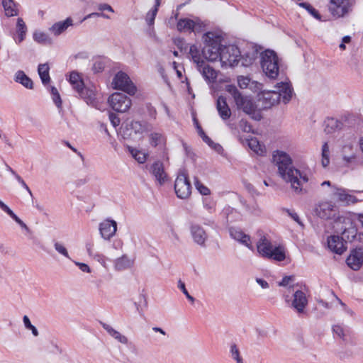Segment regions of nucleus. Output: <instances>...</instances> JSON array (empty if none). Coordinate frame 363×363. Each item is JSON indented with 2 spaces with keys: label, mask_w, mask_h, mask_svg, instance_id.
<instances>
[{
  "label": "nucleus",
  "mask_w": 363,
  "mask_h": 363,
  "mask_svg": "<svg viewBox=\"0 0 363 363\" xmlns=\"http://www.w3.org/2000/svg\"><path fill=\"white\" fill-rule=\"evenodd\" d=\"M273 161L278 167L280 177L286 182L290 183L291 189L296 194L306 193L303 185L308 182V177L293 166L292 160L287 153L279 150L274 151Z\"/></svg>",
  "instance_id": "f257e3e1"
},
{
  "label": "nucleus",
  "mask_w": 363,
  "mask_h": 363,
  "mask_svg": "<svg viewBox=\"0 0 363 363\" xmlns=\"http://www.w3.org/2000/svg\"><path fill=\"white\" fill-rule=\"evenodd\" d=\"M274 91H264L258 95L257 106L262 109H268L277 104L279 101L287 104L293 96V88L290 82L277 83Z\"/></svg>",
  "instance_id": "f03ea898"
},
{
  "label": "nucleus",
  "mask_w": 363,
  "mask_h": 363,
  "mask_svg": "<svg viewBox=\"0 0 363 363\" xmlns=\"http://www.w3.org/2000/svg\"><path fill=\"white\" fill-rule=\"evenodd\" d=\"M260 65L268 78L277 79L279 73L280 60L274 51L266 50L262 52L260 55Z\"/></svg>",
  "instance_id": "7ed1b4c3"
},
{
  "label": "nucleus",
  "mask_w": 363,
  "mask_h": 363,
  "mask_svg": "<svg viewBox=\"0 0 363 363\" xmlns=\"http://www.w3.org/2000/svg\"><path fill=\"white\" fill-rule=\"evenodd\" d=\"M258 252L263 257L277 262L284 261L286 258L285 250L281 246H273L270 240L265 235L262 236L257 243Z\"/></svg>",
  "instance_id": "20e7f679"
},
{
  "label": "nucleus",
  "mask_w": 363,
  "mask_h": 363,
  "mask_svg": "<svg viewBox=\"0 0 363 363\" xmlns=\"http://www.w3.org/2000/svg\"><path fill=\"white\" fill-rule=\"evenodd\" d=\"M205 45L202 49L203 57L208 61H216L220 58L221 52L220 39L213 32H207L203 35Z\"/></svg>",
  "instance_id": "39448f33"
},
{
  "label": "nucleus",
  "mask_w": 363,
  "mask_h": 363,
  "mask_svg": "<svg viewBox=\"0 0 363 363\" xmlns=\"http://www.w3.org/2000/svg\"><path fill=\"white\" fill-rule=\"evenodd\" d=\"M355 235L356 230L354 228H350L342 232V237L331 235L328 238V247L332 252L342 255L347 248V241L345 238L352 241L355 238Z\"/></svg>",
  "instance_id": "423d86ee"
},
{
  "label": "nucleus",
  "mask_w": 363,
  "mask_h": 363,
  "mask_svg": "<svg viewBox=\"0 0 363 363\" xmlns=\"http://www.w3.org/2000/svg\"><path fill=\"white\" fill-rule=\"evenodd\" d=\"M226 90L233 96L238 109L242 110L248 115L255 113L257 106L250 97L242 95L234 85H228Z\"/></svg>",
  "instance_id": "0eeeda50"
},
{
  "label": "nucleus",
  "mask_w": 363,
  "mask_h": 363,
  "mask_svg": "<svg viewBox=\"0 0 363 363\" xmlns=\"http://www.w3.org/2000/svg\"><path fill=\"white\" fill-rule=\"evenodd\" d=\"M241 52L238 46L229 45L222 46L220 55V61L222 67H234L240 60Z\"/></svg>",
  "instance_id": "6e6552de"
},
{
  "label": "nucleus",
  "mask_w": 363,
  "mask_h": 363,
  "mask_svg": "<svg viewBox=\"0 0 363 363\" xmlns=\"http://www.w3.org/2000/svg\"><path fill=\"white\" fill-rule=\"evenodd\" d=\"M174 190L178 198L187 199L191 194V185L184 169H180L174 182Z\"/></svg>",
  "instance_id": "1a4fd4ad"
},
{
  "label": "nucleus",
  "mask_w": 363,
  "mask_h": 363,
  "mask_svg": "<svg viewBox=\"0 0 363 363\" xmlns=\"http://www.w3.org/2000/svg\"><path fill=\"white\" fill-rule=\"evenodd\" d=\"M113 87L134 95L136 92V86L133 84L128 75L123 72H118L114 77L112 82Z\"/></svg>",
  "instance_id": "9d476101"
},
{
  "label": "nucleus",
  "mask_w": 363,
  "mask_h": 363,
  "mask_svg": "<svg viewBox=\"0 0 363 363\" xmlns=\"http://www.w3.org/2000/svg\"><path fill=\"white\" fill-rule=\"evenodd\" d=\"M108 102L113 110L120 113H125L131 106V100L122 93L112 94L108 99Z\"/></svg>",
  "instance_id": "9b49d317"
},
{
  "label": "nucleus",
  "mask_w": 363,
  "mask_h": 363,
  "mask_svg": "<svg viewBox=\"0 0 363 363\" xmlns=\"http://www.w3.org/2000/svg\"><path fill=\"white\" fill-rule=\"evenodd\" d=\"M337 211V206L330 201H320L315 204L314 212L321 219L328 220L335 217Z\"/></svg>",
  "instance_id": "f8f14e48"
},
{
  "label": "nucleus",
  "mask_w": 363,
  "mask_h": 363,
  "mask_svg": "<svg viewBox=\"0 0 363 363\" xmlns=\"http://www.w3.org/2000/svg\"><path fill=\"white\" fill-rule=\"evenodd\" d=\"M352 5V0H330L329 10L333 16L340 18L348 13Z\"/></svg>",
  "instance_id": "ddd939ff"
},
{
  "label": "nucleus",
  "mask_w": 363,
  "mask_h": 363,
  "mask_svg": "<svg viewBox=\"0 0 363 363\" xmlns=\"http://www.w3.org/2000/svg\"><path fill=\"white\" fill-rule=\"evenodd\" d=\"M150 173L154 177L155 182L160 186L164 185L168 180V175L164 170L162 162L157 160L147 167Z\"/></svg>",
  "instance_id": "4468645a"
},
{
  "label": "nucleus",
  "mask_w": 363,
  "mask_h": 363,
  "mask_svg": "<svg viewBox=\"0 0 363 363\" xmlns=\"http://www.w3.org/2000/svg\"><path fill=\"white\" fill-rule=\"evenodd\" d=\"M333 196L337 198V201L345 206L354 204L358 202V199L349 194V190L333 185L332 186Z\"/></svg>",
  "instance_id": "2eb2a0df"
},
{
  "label": "nucleus",
  "mask_w": 363,
  "mask_h": 363,
  "mask_svg": "<svg viewBox=\"0 0 363 363\" xmlns=\"http://www.w3.org/2000/svg\"><path fill=\"white\" fill-rule=\"evenodd\" d=\"M177 28L179 32H199L201 30L202 23L198 18H180L177 22Z\"/></svg>",
  "instance_id": "dca6fc26"
},
{
  "label": "nucleus",
  "mask_w": 363,
  "mask_h": 363,
  "mask_svg": "<svg viewBox=\"0 0 363 363\" xmlns=\"http://www.w3.org/2000/svg\"><path fill=\"white\" fill-rule=\"evenodd\" d=\"M293 296L291 308H293L298 315L305 313V309L308 302L306 294L301 290H297L294 293Z\"/></svg>",
  "instance_id": "f3484780"
},
{
  "label": "nucleus",
  "mask_w": 363,
  "mask_h": 363,
  "mask_svg": "<svg viewBox=\"0 0 363 363\" xmlns=\"http://www.w3.org/2000/svg\"><path fill=\"white\" fill-rule=\"evenodd\" d=\"M190 233L193 240L201 247H206L208 234L199 224L192 223L190 226Z\"/></svg>",
  "instance_id": "a211bd4d"
},
{
  "label": "nucleus",
  "mask_w": 363,
  "mask_h": 363,
  "mask_svg": "<svg viewBox=\"0 0 363 363\" xmlns=\"http://www.w3.org/2000/svg\"><path fill=\"white\" fill-rule=\"evenodd\" d=\"M117 230V223L113 220L106 219L99 224V231L105 240H110L115 235Z\"/></svg>",
  "instance_id": "6ab92c4d"
},
{
  "label": "nucleus",
  "mask_w": 363,
  "mask_h": 363,
  "mask_svg": "<svg viewBox=\"0 0 363 363\" xmlns=\"http://www.w3.org/2000/svg\"><path fill=\"white\" fill-rule=\"evenodd\" d=\"M347 264L352 269L357 271L363 264V251L361 248L353 250L346 259Z\"/></svg>",
  "instance_id": "aec40b11"
},
{
  "label": "nucleus",
  "mask_w": 363,
  "mask_h": 363,
  "mask_svg": "<svg viewBox=\"0 0 363 363\" xmlns=\"http://www.w3.org/2000/svg\"><path fill=\"white\" fill-rule=\"evenodd\" d=\"M145 130V123L133 121L127 123L123 129V135L124 138H130L133 133L142 134Z\"/></svg>",
  "instance_id": "412c9836"
},
{
  "label": "nucleus",
  "mask_w": 363,
  "mask_h": 363,
  "mask_svg": "<svg viewBox=\"0 0 363 363\" xmlns=\"http://www.w3.org/2000/svg\"><path fill=\"white\" fill-rule=\"evenodd\" d=\"M229 233L232 238L245 245L249 249H252L250 235L245 234L240 228L231 227L229 228Z\"/></svg>",
  "instance_id": "4be33fe9"
},
{
  "label": "nucleus",
  "mask_w": 363,
  "mask_h": 363,
  "mask_svg": "<svg viewBox=\"0 0 363 363\" xmlns=\"http://www.w3.org/2000/svg\"><path fill=\"white\" fill-rule=\"evenodd\" d=\"M77 93L81 98L84 99L88 105L97 109H101V105L96 99L95 93L93 90L87 89L84 86L82 91H78Z\"/></svg>",
  "instance_id": "5701e85b"
},
{
  "label": "nucleus",
  "mask_w": 363,
  "mask_h": 363,
  "mask_svg": "<svg viewBox=\"0 0 363 363\" xmlns=\"http://www.w3.org/2000/svg\"><path fill=\"white\" fill-rule=\"evenodd\" d=\"M197 68L206 82H213L216 80L217 77L216 70L207 65L205 61L201 63V66H197Z\"/></svg>",
  "instance_id": "b1692460"
},
{
  "label": "nucleus",
  "mask_w": 363,
  "mask_h": 363,
  "mask_svg": "<svg viewBox=\"0 0 363 363\" xmlns=\"http://www.w3.org/2000/svg\"><path fill=\"white\" fill-rule=\"evenodd\" d=\"M216 108L220 117L223 120H227L230 117L231 111L225 97L220 96L218 98L216 101Z\"/></svg>",
  "instance_id": "393cba45"
},
{
  "label": "nucleus",
  "mask_w": 363,
  "mask_h": 363,
  "mask_svg": "<svg viewBox=\"0 0 363 363\" xmlns=\"http://www.w3.org/2000/svg\"><path fill=\"white\" fill-rule=\"evenodd\" d=\"M73 20L69 17L65 21H58L54 23L49 30L55 36H58L65 31L69 26H72Z\"/></svg>",
  "instance_id": "a878e982"
},
{
  "label": "nucleus",
  "mask_w": 363,
  "mask_h": 363,
  "mask_svg": "<svg viewBox=\"0 0 363 363\" xmlns=\"http://www.w3.org/2000/svg\"><path fill=\"white\" fill-rule=\"evenodd\" d=\"M14 80L16 82L21 84L26 89H33V82L32 79L22 70H18L16 72Z\"/></svg>",
  "instance_id": "bb28decb"
},
{
  "label": "nucleus",
  "mask_w": 363,
  "mask_h": 363,
  "mask_svg": "<svg viewBox=\"0 0 363 363\" xmlns=\"http://www.w3.org/2000/svg\"><path fill=\"white\" fill-rule=\"evenodd\" d=\"M100 323L102 325L103 328L112 337H113L114 339H116L117 341H118L119 342H121L122 344H124V345L128 344V338L125 335L121 334L118 331L116 330L111 325H109L105 323L101 322Z\"/></svg>",
  "instance_id": "cd10ccee"
},
{
  "label": "nucleus",
  "mask_w": 363,
  "mask_h": 363,
  "mask_svg": "<svg viewBox=\"0 0 363 363\" xmlns=\"http://www.w3.org/2000/svg\"><path fill=\"white\" fill-rule=\"evenodd\" d=\"M342 123L334 118H327L324 121V131L327 134L332 133L342 128Z\"/></svg>",
  "instance_id": "c85d7f7f"
},
{
  "label": "nucleus",
  "mask_w": 363,
  "mask_h": 363,
  "mask_svg": "<svg viewBox=\"0 0 363 363\" xmlns=\"http://www.w3.org/2000/svg\"><path fill=\"white\" fill-rule=\"evenodd\" d=\"M16 28L17 38L14 40L16 43L19 44L25 39L27 33V27L23 18H18Z\"/></svg>",
  "instance_id": "c756f323"
},
{
  "label": "nucleus",
  "mask_w": 363,
  "mask_h": 363,
  "mask_svg": "<svg viewBox=\"0 0 363 363\" xmlns=\"http://www.w3.org/2000/svg\"><path fill=\"white\" fill-rule=\"evenodd\" d=\"M1 3L6 16H16L18 14L17 5L13 0H2Z\"/></svg>",
  "instance_id": "7c9ffc66"
},
{
  "label": "nucleus",
  "mask_w": 363,
  "mask_h": 363,
  "mask_svg": "<svg viewBox=\"0 0 363 363\" xmlns=\"http://www.w3.org/2000/svg\"><path fill=\"white\" fill-rule=\"evenodd\" d=\"M248 147L257 155H264L266 152L265 147L262 145L256 138L246 139Z\"/></svg>",
  "instance_id": "2f4dec72"
},
{
  "label": "nucleus",
  "mask_w": 363,
  "mask_h": 363,
  "mask_svg": "<svg viewBox=\"0 0 363 363\" xmlns=\"http://www.w3.org/2000/svg\"><path fill=\"white\" fill-rule=\"evenodd\" d=\"M133 265V260H131L127 255L122 257L115 260L114 267L117 271H123L129 269Z\"/></svg>",
  "instance_id": "473e14b6"
},
{
  "label": "nucleus",
  "mask_w": 363,
  "mask_h": 363,
  "mask_svg": "<svg viewBox=\"0 0 363 363\" xmlns=\"http://www.w3.org/2000/svg\"><path fill=\"white\" fill-rule=\"evenodd\" d=\"M342 152L343 160L347 164L352 162L355 159L354 145L352 143L345 145Z\"/></svg>",
  "instance_id": "72a5a7b5"
},
{
  "label": "nucleus",
  "mask_w": 363,
  "mask_h": 363,
  "mask_svg": "<svg viewBox=\"0 0 363 363\" xmlns=\"http://www.w3.org/2000/svg\"><path fill=\"white\" fill-rule=\"evenodd\" d=\"M189 54L193 62L196 64V66H201V63L203 62L202 51H200L199 48L196 45L190 46Z\"/></svg>",
  "instance_id": "f704fd0d"
},
{
  "label": "nucleus",
  "mask_w": 363,
  "mask_h": 363,
  "mask_svg": "<svg viewBox=\"0 0 363 363\" xmlns=\"http://www.w3.org/2000/svg\"><path fill=\"white\" fill-rule=\"evenodd\" d=\"M49 71L50 67L48 63L40 64L38 65V72L44 86H46L50 81Z\"/></svg>",
  "instance_id": "c9c22d12"
},
{
  "label": "nucleus",
  "mask_w": 363,
  "mask_h": 363,
  "mask_svg": "<svg viewBox=\"0 0 363 363\" xmlns=\"http://www.w3.org/2000/svg\"><path fill=\"white\" fill-rule=\"evenodd\" d=\"M69 82L71 84L72 88L77 92L82 91L83 88L84 82L81 79L79 74L76 72H72L69 74Z\"/></svg>",
  "instance_id": "e433bc0d"
},
{
  "label": "nucleus",
  "mask_w": 363,
  "mask_h": 363,
  "mask_svg": "<svg viewBox=\"0 0 363 363\" xmlns=\"http://www.w3.org/2000/svg\"><path fill=\"white\" fill-rule=\"evenodd\" d=\"M150 143L153 147L163 145L165 143V137L160 133H152L150 135Z\"/></svg>",
  "instance_id": "4c0bfd02"
},
{
  "label": "nucleus",
  "mask_w": 363,
  "mask_h": 363,
  "mask_svg": "<svg viewBox=\"0 0 363 363\" xmlns=\"http://www.w3.org/2000/svg\"><path fill=\"white\" fill-rule=\"evenodd\" d=\"M48 89L50 91L52 101L58 108H62V99L57 89L52 86H48Z\"/></svg>",
  "instance_id": "58836bf2"
},
{
  "label": "nucleus",
  "mask_w": 363,
  "mask_h": 363,
  "mask_svg": "<svg viewBox=\"0 0 363 363\" xmlns=\"http://www.w3.org/2000/svg\"><path fill=\"white\" fill-rule=\"evenodd\" d=\"M321 157V163L323 167H328L330 164V150L327 142H325L322 146Z\"/></svg>",
  "instance_id": "ea45409f"
},
{
  "label": "nucleus",
  "mask_w": 363,
  "mask_h": 363,
  "mask_svg": "<svg viewBox=\"0 0 363 363\" xmlns=\"http://www.w3.org/2000/svg\"><path fill=\"white\" fill-rule=\"evenodd\" d=\"M257 57V52H252L251 53L246 52L243 55H241L240 60L242 61V65L244 67H247L252 65L255 60Z\"/></svg>",
  "instance_id": "a19ab883"
},
{
  "label": "nucleus",
  "mask_w": 363,
  "mask_h": 363,
  "mask_svg": "<svg viewBox=\"0 0 363 363\" xmlns=\"http://www.w3.org/2000/svg\"><path fill=\"white\" fill-rule=\"evenodd\" d=\"M299 6L305 9L315 19L320 20L321 16L318 11L307 2H301L298 4Z\"/></svg>",
  "instance_id": "79ce46f5"
},
{
  "label": "nucleus",
  "mask_w": 363,
  "mask_h": 363,
  "mask_svg": "<svg viewBox=\"0 0 363 363\" xmlns=\"http://www.w3.org/2000/svg\"><path fill=\"white\" fill-rule=\"evenodd\" d=\"M105 67V62L103 59L97 57L93 60L92 70L94 73L101 72Z\"/></svg>",
  "instance_id": "37998d69"
},
{
  "label": "nucleus",
  "mask_w": 363,
  "mask_h": 363,
  "mask_svg": "<svg viewBox=\"0 0 363 363\" xmlns=\"http://www.w3.org/2000/svg\"><path fill=\"white\" fill-rule=\"evenodd\" d=\"M130 152L132 156L140 164H143L147 160V155L144 152L136 150V149H130Z\"/></svg>",
  "instance_id": "c03bdc74"
},
{
  "label": "nucleus",
  "mask_w": 363,
  "mask_h": 363,
  "mask_svg": "<svg viewBox=\"0 0 363 363\" xmlns=\"http://www.w3.org/2000/svg\"><path fill=\"white\" fill-rule=\"evenodd\" d=\"M194 184L199 193L203 196H208L211 194L210 189L204 186L197 177H194Z\"/></svg>",
  "instance_id": "a18cd8bd"
},
{
  "label": "nucleus",
  "mask_w": 363,
  "mask_h": 363,
  "mask_svg": "<svg viewBox=\"0 0 363 363\" xmlns=\"http://www.w3.org/2000/svg\"><path fill=\"white\" fill-rule=\"evenodd\" d=\"M23 322L25 328L28 330H31L32 334L35 337L38 336V335H39L38 330L33 325L31 324L30 320L27 315H24L23 317Z\"/></svg>",
  "instance_id": "49530a36"
},
{
  "label": "nucleus",
  "mask_w": 363,
  "mask_h": 363,
  "mask_svg": "<svg viewBox=\"0 0 363 363\" xmlns=\"http://www.w3.org/2000/svg\"><path fill=\"white\" fill-rule=\"evenodd\" d=\"M159 6L155 4L154 7L147 13L146 21L149 26L153 25L155 18L158 11Z\"/></svg>",
  "instance_id": "de8ad7c7"
},
{
  "label": "nucleus",
  "mask_w": 363,
  "mask_h": 363,
  "mask_svg": "<svg viewBox=\"0 0 363 363\" xmlns=\"http://www.w3.org/2000/svg\"><path fill=\"white\" fill-rule=\"evenodd\" d=\"M230 354L231 357L233 359L236 361L237 363H243V359L240 355V351L236 346L235 344H233L230 346Z\"/></svg>",
  "instance_id": "09e8293b"
},
{
  "label": "nucleus",
  "mask_w": 363,
  "mask_h": 363,
  "mask_svg": "<svg viewBox=\"0 0 363 363\" xmlns=\"http://www.w3.org/2000/svg\"><path fill=\"white\" fill-rule=\"evenodd\" d=\"M203 207L210 213H212L215 211L216 203L210 198H205L203 200Z\"/></svg>",
  "instance_id": "8fccbe9b"
},
{
  "label": "nucleus",
  "mask_w": 363,
  "mask_h": 363,
  "mask_svg": "<svg viewBox=\"0 0 363 363\" xmlns=\"http://www.w3.org/2000/svg\"><path fill=\"white\" fill-rule=\"evenodd\" d=\"M33 39L38 43H45L49 40V37L43 32H35L33 33Z\"/></svg>",
  "instance_id": "3c124183"
},
{
  "label": "nucleus",
  "mask_w": 363,
  "mask_h": 363,
  "mask_svg": "<svg viewBox=\"0 0 363 363\" xmlns=\"http://www.w3.org/2000/svg\"><path fill=\"white\" fill-rule=\"evenodd\" d=\"M178 288L183 292L186 298L191 303H194L195 301V298L189 294L188 291L186 289L185 284L182 281H178Z\"/></svg>",
  "instance_id": "603ef678"
},
{
  "label": "nucleus",
  "mask_w": 363,
  "mask_h": 363,
  "mask_svg": "<svg viewBox=\"0 0 363 363\" xmlns=\"http://www.w3.org/2000/svg\"><path fill=\"white\" fill-rule=\"evenodd\" d=\"M174 43L177 47V48L180 50L181 52H186L188 49V45L186 43L184 39L182 38H175L174 39Z\"/></svg>",
  "instance_id": "864d4df0"
},
{
  "label": "nucleus",
  "mask_w": 363,
  "mask_h": 363,
  "mask_svg": "<svg viewBox=\"0 0 363 363\" xmlns=\"http://www.w3.org/2000/svg\"><path fill=\"white\" fill-rule=\"evenodd\" d=\"M54 247L58 253H60V255H63L64 257H65L67 258H69L67 250L62 244H61L58 242H55L54 243Z\"/></svg>",
  "instance_id": "5fc2aeb1"
},
{
  "label": "nucleus",
  "mask_w": 363,
  "mask_h": 363,
  "mask_svg": "<svg viewBox=\"0 0 363 363\" xmlns=\"http://www.w3.org/2000/svg\"><path fill=\"white\" fill-rule=\"evenodd\" d=\"M239 128L245 133H250L252 131V126L246 120H240L239 122Z\"/></svg>",
  "instance_id": "6e6d98bb"
},
{
  "label": "nucleus",
  "mask_w": 363,
  "mask_h": 363,
  "mask_svg": "<svg viewBox=\"0 0 363 363\" xmlns=\"http://www.w3.org/2000/svg\"><path fill=\"white\" fill-rule=\"evenodd\" d=\"M333 332L334 334L337 335L340 338L344 339L345 330L344 328L341 325H335L333 326Z\"/></svg>",
  "instance_id": "4d7b16f0"
},
{
  "label": "nucleus",
  "mask_w": 363,
  "mask_h": 363,
  "mask_svg": "<svg viewBox=\"0 0 363 363\" xmlns=\"http://www.w3.org/2000/svg\"><path fill=\"white\" fill-rule=\"evenodd\" d=\"M250 79L247 77L240 76L238 78V83L241 89H245L249 85Z\"/></svg>",
  "instance_id": "13d9d810"
},
{
  "label": "nucleus",
  "mask_w": 363,
  "mask_h": 363,
  "mask_svg": "<svg viewBox=\"0 0 363 363\" xmlns=\"http://www.w3.org/2000/svg\"><path fill=\"white\" fill-rule=\"evenodd\" d=\"M109 120L113 127H116L120 124V118L118 116L113 113H109L108 114Z\"/></svg>",
  "instance_id": "bf43d9fd"
},
{
  "label": "nucleus",
  "mask_w": 363,
  "mask_h": 363,
  "mask_svg": "<svg viewBox=\"0 0 363 363\" xmlns=\"http://www.w3.org/2000/svg\"><path fill=\"white\" fill-rule=\"evenodd\" d=\"M12 219H13L18 225H20L21 227H22L23 228L28 230V226L26 225V224L22 220H21L14 213L13 211L11 213V215L9 216Z\"/></svg>",
  "instance_id": "052dcab7"
},
{
  "label": "nucleus",
  "mask_w": 363,
  "mask_h": 363,
  "mask_svg": "<svg viewBox=\"0 0 363 363\" xmlns=\"http://www.w3.org/2000/svg\"><path fill=\"white\" fill-rule=\"evenodd\" d=\"M102 17V18H106V19H109L110 18V16L101 12V13H99V12H94V13H89L88 14L86 17H84V20L86 19H88V18H93V17Z\"/></svg>",
  "instance_id": "680f3d73"
},
{
  "label": "nucleus",
  "mask_w": 363,
  "mask_h": 363,
  "mask_svg": "<svg viewBox=\"0 0 363 363\" xmlns=\"http://www.w3.org/2000/svg\"><path fill=\"white\" fill-rule=\"evenodd\" d=\"M93 258L99 262L100 264H101L104 267H106V258L104 255L99 253H96Z\"/></svg>",
  "instance_id": "e2e57ef3"
},
{
  "label": "nucleus",
  "mask_w": 363,
  "mask_h": 363,
  "mask_svg": "<svg viewBox=\"0 0 363 363\" xmlns=\"http://www.w3.org/2000/svg\"><path fill=\"white\" fill-rule=\"evenodd\" d=\"M208 146L211 147L213 150H214L218 154H222L223 152V147L220 144L216 143L213 141V144L208 145Z\"/></svg>",
  "instance_id": "0e129e2a"
},
{
  "label": "nucleus",
  "mask_w": 363,
  "mask_h": 363,
  "mask_svg": "<svg viewBox=\"0 0 363 363\" xmlns=\"http://www.w3.org/2000/svg\"><path fill=\"white\" fill-rule=\"evenodd\" d=\"M98 9L99 11H110V12H114V10L113 9V8L107 4H101L99 5L98 6Z\"/></svg>",
  "instance_id": "69168bd1"
},
{
  "label": "nucleus",
  "mask_w": 363,
  "mask_h": 363,
  "mask_svg": "<svg viewBox=\"0 0 363 363\" xmlns=\"http://www.w3.org/2000/svg\"><path fill=\"white\" fill-rule=\"evenodd\" d=\"M93 247H94V243L93 242H87L86 243V252L88 253V255L90 256V257H94V253L93 252Z\"/></svg>",
  "instance_id": "338daca9"
},
{
  "label": "nucleus",
  "mask_w": 363,
  "mask_h": 363,
  "mask_svg": "<svg viewBox=\"0 0 363 363\" xmlns=\"http://www.w3.org/2000/svg\"><path fill=\"white\" fill-rule=\"evenodd\" d=\"M75 264L77 266L79 267V268L80 269L81 271H82L84 272H87V273L91 272V269L86 264L81 263V262H75Z\"/></svg>",
  "instance_id": "774afa93"
}]
</instances>
